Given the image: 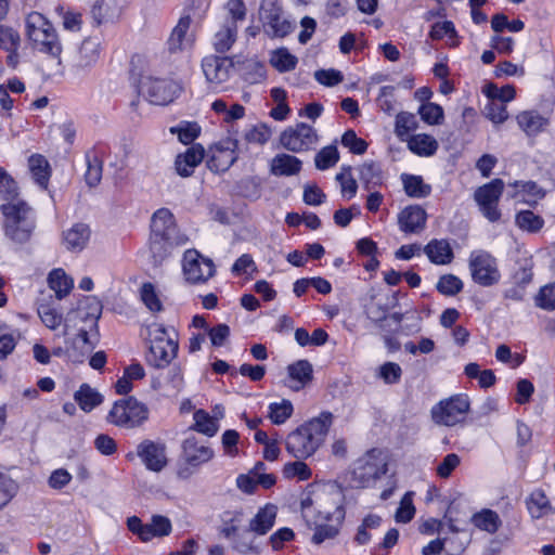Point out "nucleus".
I'll return each mask as SVG.
<instances>
[{
    "instance_id": "f257e3e1",
    "label": "nucleus",
    "mask_w": 555,
    "mask_h": 555,
    "mask_svg": "<svg viewBox=\"0 0 555 555\" xmlns=\"http://www.w3.org/2000/svg\"><path fill=\"white\" fill-rule=\"evenodd\" d=\"M333 421L334 415L328 411L306 421L286 436V451L298 460L311 457L325 442Z\"/></svg>"
},
{
    "instance_id": "f03ea898",
    "label": "nucleus",
    "mask_w": 555,
    "mask_h": 555,
    "mask_svg": "<svg viewBox=\"0 0 555 555\" xmlns=\"http://www.w3.org/2000/svg\"><path fill=\"white\" fill-rule=\"evenodd\" d=\"M25 23L31 48L51 57H60L62 43L52 23L39 12H30Z\"/></svg>"
},
{
    "instance_id": "7ed1b4c3",
    "label": "nucleus",
    "mask_w": 555,
    "mask_h": 555,
    "mask_svg": "<svg viewBox=\"0 0 555 555\" xmlns=\"http://www.w3.org/2000/svg\"><path fill=\"white\" fill-rule=\"evenodd\" d=\"M3 231L5 236L16 244L29 241L35 230V215L25 202L9 203L1 206Z\"/></svg>"
},
{
    "instance_id": "20e7f679",
    "label": "nucleus",
    "mask_w": 555,
    "mask_h": 555,
    "mask_svg": "<svg viewBox=\"0 0 555 555\" xmlns=\"http://www.w3.org/2000/svg\"><path fill=\"white\" fill-rule=\"evenodd\" d=\"M179 349L177 335L171 333L163 324L154 323L150 326V348L146 354V362L156 367L168 366L177 357Z\"/></svg>"
},
{
    "instance_id": "39448f33",
    "label": "nucleus",
    "mask_w": 555,
    "mask_h": 555,
    "mask_svg": "<svg viewBox=\"0 0 555 555\" xmlns=\"http://www.w3.org/2000/svg\"><path fill=\"white\" fill-rule=\"evenodd\" d=\"M387 473V461L380 450L372 449L358 459L351 472V481L356 487L372 486Z\"/></svg>"
},
{
    "instance_id": "423d86ee",
    "label": "nucleus",
    "mask_w": 555,
    "mask_h": 555,
    "mask_svg": "<svg viewBox=\"0 0 555 555\" xmlns=\"http://www.w3.org/2000/svg\"><path fill=\"white\" fill-rule=\"evenodd\" d=\"M468 269L473 282L482 287H491L501 282L502 273L498 259L487 250L475 249L468 257Z\"/></svg>"
},
{
    "instance_id": "0eeeda50",
    "label": "nucleus",
    "mask_w": 555,
    "mask_h": 555,
    "mask_svg": "<svg viewBox=\"0 0 555 555\" xmlns=\"http://www.w3.org/2000/svg\"><path fill=\"white\" fill-rule=\"evenodd\" d=\"M149 410L133 397L116 401L107 415V422L122 428H134L147 420Z\"/></svg>"
},
{
    "instance_id": "6e6552de",
    "label": "nucleus",
    "mask_w": 555,
    "mask_h": 555,
    "mask_svg": "<svg viewBox=\"0 0 555 555\" xmlns=\"http://www.w3.org/2000/svg\"><path fill=\"white\" fill-rule=\"evenodd\" d=\"M469 406L470 402L467 395H454L440 400L431 408V418L437 425L452 427L465 420Z\"/></svg>"
},
{
    "instance_id": "1a4fd4ad",
    "label": "nucleus",
    "mask_w": 555,
    "mask_h": 555,
    "mask_svg": "<svg viewBox=\"0 0 555 555\" xmlns=\"http://www.w3.org/2000/svg\"><path fill=\"white\" fill-rule=\"evenodd\" d=\"M139 92L152 104L167 105L179 96L181 86L171 79L145 76L140 81Z\"/></svg>"
},
{
    "instance_id": "9d476101",
    "label": "nucleus",
    "mask_w": 555,
    "mask_h": 555,
    "mask_svg": "<svg viewBox=\"0 0 555 555\" xmlns=\"http://www.w3.org/2000/svg\"><path fill=\"white\" fill-rule=\"evenodd\" d=\"M319 141L317 130L305 122L287 127L280 134V144L293 153H302L313 149Z\"/></svg>"
},
{
    "instance_id": "9b49d317",
    "label": "nucleus",
    "mask_w": 555,
    "mask_h": 555,
    "mask_svg": "<svg viewBox=\"0 0 555 555\" xmlns=\"http://www.w3.org/2000/svg\"><path fill=\"white\" fill-rule=\"evenodd\" d=\"M182 272L186 282L202 284L215 275L216 269L210 258L202 256L196 249L183 254Z\"/></svg>"
},
{
    "instance_id": "f8f14e48",
    "label": "nucleus",
    "mask_w": 555,
    "mask_h": 555,
    "mask_svg": "<svg viewBox=\"0 0 555 555\" xmlns=\"http://www.w3.org/2000/svg\"><path fill=\"white\" fill-rule=\"evenodd\" d=\"M259 15L264 34L271 38H283L293 29V25L284 16L282 8L272 0L262 2Z\"/></svg>"
},
{
    "instance_id": "ddd939ff",
    "label": "nucleus",
    "mask_w": 555,
    "mask_h": 555,
    "mask_svg": "<svg viewBox=\"0 0 555 555\" xmlns=\"http://www.w3.org/2000/svg\"><path fill=\"white\" fill-rule=\"evenodd\" d=\"M503 189L504 182L501 179H494L475 191L474 198L477 202L482 215L490 222H495L501 218L498 203L502 195Z\"/></svg>"
},
{
    "instance_id": "4468645a",
    "label": "nucleus",
    "mask_w": 555,
    "mask_h": 555,
    "mask_svg": "<svg viewBox=\"0 0 555 555\" xmlns=\"http://www.w3.org/2000/svg\"><path fill=\"white\" fill-rule=\"evenodd\" d=\"M151 235L178 243H188L189 241V237L179 230L175 216L168 208H159L153 214Z\"/></svg>"
},
{
    "instance_id": "2eb2a0df",
    "label": "nucleus",
    "mask_w": 555,
    "mask_h": 555,
    "mask_svg": "<svg viewBox=\"0 0 555 555\" xmlns=\"http://www.w3.org/2000/svg\"><path fill=\"white\" fill-rule=\"evenodd\" d=\"M202 69L210 85L220 86L232 77L234 63L229 57L208 55L202 61Z\"/></svg>"
},
{
    "instance_id": "dca6fc26",
    "label": "nucleus",
    "mask_w": 555,
    "mask_h": 555,
    "mask_svg": "<svg viewBox=\"0 0 555 555\" xmlns=\"http://www.w3.org/2000/svg\"><path fill=\"white\" fill-rule=\"evenodd\" d=\"M137 454L151 472L159 473L168 464L166 446L163 442L143 440L137 447Z\"/></svg>"
},
{
    "instance_id": "f3484780",
    "label": "nucleus",
    "mask_w": 555,
    "mask_h": 555,
    "mask_svg": "<svg viewBox=\"0 0 555 555\" xmlns=\"http://www.w3.org/2000/svg\"><path fill=\"white\" fill-rule=\"evenodd\" d=\"M181 449L183 461L193 468H198L215 457L212 448L194 436L185 438Z\"/></svg>"
},
{
    "instance_id": "a211bd4d",
    "label": "nucleus",
    "mask_w": 555,
    "mask_h": 555,
    "mask_svg": "<svg viewBox=\"0 0 555 555\" xmlns=\"http://www.w3.org/2000/svg\"><path fill=\"white\" fill-rule=\"evenodd\" d=\"M427 214L418 205H411L403 208L398 215V225L401 232L405 234H418L425 227Z\"/></svg>"
},
{
    "instance_id": "6ab92c4d",
    "label": "nucleus",
    "mask_w": 555,
    "mask_h": 555,
    "mask_svg": "<svg viewBox=\"0 0 555 555\" xmlns=\"http://www.w3.org/2000/svg\"><path fill=\"white\" fill-rule=\"evenodd\" d=\"M519 128L529 137H535L550 124V115L535 109L522 111L516 116Z\"/></svg>"
},
{
    "instance_id": "aec40b11",
    "label": "nucleus",
    "mask_w": 555,
    "mask_h": 555,
    "mask_svg": "<svg viewBox=\"0 0 555 555\" xmlns=\"http://www.w3.org/2000/svg\"><path fill=\"white\" fill-rule=\"evenodd\" d=\"M205 151L202 145L195 144L189 147L184 153L179 154L175 160V168L179 176L189 177L194 169L202 163Z\"/></svg>"
},
{
    "instance_id": "412c9836",
    "label": "nucleus",
    "mask_w": 555,
    "mask_h": 555,
    "mask_svg": "<svg viewBox=\"0 0 555 555\" xmlns=\"http://www.w3.org/2000/svg\"><path fill=\"white\" fill-rule=\"evenodd\" d=\"M191 25L190 16H182L176 27L172 29L168 39V49L170 52H179L190 49L193 44V36L189 34Z\"/></svg>"
},
{
    "instance_id": "4be33fe9",
    "label": "nucleus",
    "mask_w": 555,
    "mask_h": 555,
    "mask_svg": "<svg viewBox=\"0 0 555 555\" xmlns=\"http://www.w3.org/2000/svg\"><path fill=\"white\" fill-rule=\"evenodd\" d=\"M423 253L427 256L428 260L437 266H446L453 261L454 254L450 243L444 240L434 238L429 241L424 247Z\"/></svg>"
},
{
    "instance_id": "5701e85b",
    "label": "nucleus",
    "mask_w": 555,
    "mask_h": 555,
    "mask_svg": "<svg viewBox=\"0 0 555 555\" xmlns=\"http://www.w3.org/2000/svg\"><path fill=\"white\" fill-rule=\"evenodd\" d=\"M101 313V301L96 297L87 296L78 302L75 309H73V314L70 315L69 321L74 318H85V323H87L89 327H95Z\"/></svg>"
},
{
    "instance_id": "b1692460",
    "label": "nucleus",
    "mask_w": 555,
    "mask_h": 555,
    "mask_svg": "<svg viewBox=\"0 0 555 555\" xmlns=\"http://www.w3.org/2000/svg\"><path fill=\"white\" fill-rule=\"evenodd\" d=\"M508 186L512 189L509 193L512 198L520 197L529 205H535L545 196V191L533 181H515Z\"/></svg>"
},
{
    "instance_id": "393cba45",
    "label": "nucleus",
    "mask_w": 555,
    "mask_h": 555,
    "mask_svg": "<svg viewBox=\"0 0 555 555\" xmlns=\"http://www.w3.org/2000/svg\"><path fill=\"white\" fill-rule=\"evenodd\" d=\"M302 167L301 160L291 154H276L270 163V172L276 177H289L300 172Z\"/></svg>"
},
{
    "instance_id": "a878e982",
    "label": "nucleus",
    "mask_w": 555,
    "mask_h": 555,
    "mask_svg": "<svg viewBox=\"0 0 555 555\" xmlns=\"http://www.w3.org/2000/svg\"><path fill=\"white\" fill-rule=\"evenodd\" d=\"M408 149L420 157H430L436 154L439 143L430 134L417 133L405 139Z\"/></svg>"
},
{
    "instance_id": "bb28decb",
    "label": "nucleus",
    "mask_w": 555,
    "mask_h": 555,
    "mask_svg": "<svg viewBox=\"0 0 555 555\" xmlns=\"http://www.w3.org/2000/svg\"><path fill=\"white\" fill-rule=\"evenodd\" d=\"M291 384L288 387L295 391L302 389L312 379V365L307 360H298L287 367Z\"/></svg>"
},
{
    "instance_id": "cd10ccee",
    "label": "nucleus",
    "mask_w": 555,
    "mask_h": 555,
    "mask_svg": "<svg viewBox=\"0 0 555 555\" xmlns=\"http://www.w3.org/2000/svg\"><path fill=\"white\" fill-rule=\"evenodd\" d=\"M278 508L273 504H266L259 508L254 518L249 521V530L256 534L263 535L273 527Z\"/></svg>"
},
{
    "instance_id": "c85d7f7f",
    "label": "nucleus",
    "mask_w": 555,
    "mask_h": 555,
    "mask_svg": "<svg viewBox=\"0 0 555 555\" xmlns=\"http://www.w3.org/2000/svg\"><path fill=\"white\" fill-rule=\"evenodd\" d=\"M89 237V227L83 223H77L64 232L63 242L68 250L80 251L86 247Z\"/></svg>"
},
{
    "instance_id": "c756f323",
    "label": "nucleus",
    "mask_w": 555,
    "mask_h": 555,
    "mask_svg": "<svg viewBox=\"0 0 555 555\" xmlns=\"http://www.w3.org/2000/svg\"><path fill=\"white\" fill-rule=\"evenodd\" d=\"M28 167L35 182L41 188L47 189L51 177V167L43 155L34 154L28 158Z\"/></svg>"
},
{
    "instance_id": "7c9ffc66",
    "label": "nucleus",
    "mask_w": 555,
    "mask_h": 555,
    "mask_svg": "<svg viewBox=\"0 0 555 555\" xmlns=\"http://www.w3.org/2000/svg\"><path fill=\"white\" fill-rule=\"evenodd\" d=\"M527 509L533 519H540L554 513V509L544 493L538 489L530 493L526 501Z\"/></svg>"
},
{
    "instance_id": "2f4dec72",
    "label": "nucleus",
    "mask_w": 555,
    "mask_h": 555,
    "mask_svg": "<svg viewBox=\"0 0 555 555\" xmlns=\"http://www.w3.org/2000/svg\"><path fill=\"white\" fill-rule=\"evenodd\" d=\"M237 37V25L234 22H223L220 29L215 34L212 44L217 52L229 51Z\"/></svg>"
},
{
    "instance_id": "473e14b6",
    "label": "nucleus",
    "mask_w": 555,
    "mask_h": 555,
    "mask_svg": "<svg viewBox=\"0 0 555 555\" xmlns=\"http://www.w3.org/2000/svg\"><path fill=\"white\" fill-rule=\"evenodd\" d=\"M101 43L96 38L85 39L79 48L77 65L81 68L94 65L100 59Z\"/></svg>"
},
{
    "instance_id": "72a5a7b5",
    "label": "nucleus",
    "mask_w": 555,
    "mask_h": 555,
    "mask_svg": "<svg viewBox=\"0 0 555 555\" xmlns=\"http://www.w3.org/2000/svg\"><path fill=\"white\" fill-rule=\"evenodd\" d=\"M237 147V142L235 140H224L219 146H217L211 162H218V169L227 170L229 169L237 158L235 150Z\"/></svg>"
},
{
    "instance_id": "f704fd0d",
    "label": "nucleus",
    "mask_w": 555,
    "mask_h": 555,
    "mask_svg": "<svg viewBox=\"0 0 555 555\" xmlns=\"http://www.w3.org/2000/svg\"><path fill=\"white\" fill-rule=\"evenodd\" d=\"M74 399L83 412H91L103 402V396L88 384H82Z\"/></svg>"
},
{
    "instance_id": "c9c22d12",
    "label": "nucleus",
    "mask_w": 555,
    "mask_h": 555,
    "mask_svg": "<svg viewBox=\"0 0 555 555\" xmlns=\"http://www.w3.org/2000/svg\"><path fill=\"white\" fill-rule=\"evenodd\" d=\"M186 243L171 242V240L150 235V251L154 263L160 264L171 255L175 247L183 246Z\"/></svg>"
},
{
    "instance_id": "e433bc0d",
    "label": "nucleus",
    "mask_w": 555,
    "mask_h": 555,
    "mask_svg": "<svg viewBox=\"0 0 555 555\" xmlns=\"http://www.w3.org/2000/svg\"><path fill=\"white\" fill-rule=\"evenodd\" d=\"M335 524H317L314 533L312 535V542L314 544H321L325 540L335 538L339 532V527L341 525L344 518V511L341 508H336L335 513Z\"/></svg>"
},
{
    "instance_id": "4c0bfd02",
    "label": "nucleus",
    "mask_w": 555,
    "mask_h": 555,
    "mask_svg": "<svg viewBox=\"0 0 555 555\" xmlns=\"http://www.w3.org/2000/svg\"><path fill=\"white\" fill-rule=\"evenodd\" d=\"M473 525L488 533H495L502 525L499 514L492 509H482L472 516Z\"/></svg>"
},
{
    "instance_id": "58836bf2",
    "label": "nucleus",
    "mask_w": 555,
    "mask_h": 555,
    "mask_svg": "<svg viewBox=\"0 0 555 555\" xmlns=\"http://www.w3.org/2000/svg\"><path fill=\"white\" fill-rule=\"evenodd\" d=\"M192 429L207 437H214L219 430V418L211 416L205 410H196L193 414Z\"/></svg>"
},
{
    "instance_id": "ea45409f",
    "label": "nucleus",
    "mask_w": 555,
    "mask_h": 555,
    "mask_svg": "<svg viewBox=\"0 0 555 555\" xmlns=\"http://www.w3.org/2000/svg\"><path fill=\"white\" fill-rule=\"evenodd\" d=\"M48 283L59 299L64 298L73 288L74 282L63 269H54L48 276Z\"/></svg>"
},
{
    "instance_id": "a19ab883",
    "label": "nucleus",
    "mask_w": 555,
    "mask_h": 555,
    "mask_svg": "<svg viewBox=\"0 0 555 555\" xmlns=\"http://www.w3.org/2000/svg\"><path fill=\"white\" fill-rule=\"evenodd\" d=\"M401 179L404 191L410 197L424 198L431 192L430 185L426 184L421 176L404 173Z\"/></svg>"
},
{
    "instance_id": "79ce46f5",
    "label": "nucleus",
    "mask_w": 555,
    "mask_h": 555,
    "mask_svg": "<svg viewBox=\"0 0 555 555\" xmlns=\"http://www.w3.org/2000/svg\"><path fill=\"white\" fill-rule=\"evenodd\" d=\"M382 517L377 514L366 515L358 527L354 541L359 545H365L372 540V531L377 530L382 525Z\"/></svg>"
},
{
    "instance_id": "37998d69",
    "label": "nucleus",
    "mask_w": 555,
    "mask_h": 555,
    "mask_svg": "<svg viewBox=\"0 0 555 555\" xmlns=\"http://www.w3.org/2000/svg\"><path fill=\"white\" fill-rule=\"evenodd\" d=\"M294 413V405L293 403L287 400L283 399L280 402H271L268 405V418L271 421L274 425H282L287 422V420L291 418V416Z\"/></svg>"
},
{
    "instance_id": "c03bdc74",
    "label": "nucleus",
    "mask_w": 555,
    "mask_h": 555,
    "mask_svg": "<svg viewBox=\"0 0 555 555\" xmlns=\"http://www.w3.org/2000/svg\"><path fill=\"white\" fill-rule=\"evenodd\" d=\"M359 178L366 190L380 185L383 183L380 166L374 162H365L359 168Z\"/></svg>"
},
{
    "instance_id": "a18cd8bd",
    "label": "nucleus",
    "mask_w": 555,
    "mask_h": 555,
    "mask_svg": "<svg viewBox=\"0 0 555 555\" xmlns=\"http://www.w3.org/2000/svg\"><path fill=\"white\" fill-rule=\"evenodd\" d=\"M170 133L177 134L179 141L185 145L191 144L201 134V127L195 121H180L169 129Z\"/></svg>"
},
{
    "instance_id": "49530a36",
    "label": "nucleus",
    "mask_w": 555,
    "mask_h": 555,
    "mask_svg": "<svg viewBox=\"0 0 555 555\" xmlns=\"http://www.w3.org/2000/svg\"><path fill=\"white\" fill-rule=\"evenodd\" d=\"M270 63L280 73H285L293 70L298 60L286 48H280L271 53Z\"/></svg>"
},
{
    "instance_id": "de8ad7c7",
    "label": "nucleus",
    "mask_w": 555,
    "mask_h": 555,
    "mask_svg": "<svg viewBox=\"0 0 555 555\" xmlns=\"http://www.w3.org/2000/svg\"><path fill=\"white\" fill-rule=\"evenodd\" d=\"M243 520V514L240 511H228L222 514L220 533L227 539H234L238 532Z\"/></svg>"
},
{
    "instance_id": "09e8293b",
    "label": "nucleus",
    "mask_w": 555,
    "mask_h": 555,
    "mask_svg": "<svg viewBox=\"0 0 555 555\" xmlns=\"http://www.w3.org/2000/svg\"><path fill=\"white\" fill-rule=\"evenodd\" d=\"M87 171L85 173L86 182L89 186H96L102 179L103 165L95 152L86 153Z\"/></svg>"
},
{
    "instance_id": "8fccbe9b",
    "label": "nucleus",
    "mask_w": 555,
    "mask_h": 555,
    "mask_svg": "<svg viewBox=\"0 0 555 555\" xmlns=\"http://www.w3.org/2000/svg\"><path fill=\"white\" fill-rule=\"evenodd\" d=\"M515 222L519 229L530 233L539 232L544 225L543 218L531 210L519 211L516 215Z\"/></svg>"
},
{
    "instance_id": "3c124183",
    "label": "nucleus",
    "mask_w": 555,
    "mask_h": 555,
    "mask_svg": "<svg viewBox=\"0 0 555 555\" xmlns=\"http://www.w3.org/2000/svg\"><path fill=\"white\" fill-rule=\"evenodd\" d=\"M429 37L433 40H441L448 38L450 46H457V33L454 24L451 21H443L435 23L429 31Z\"/></svg>"
},
{
    "instance_id": "603ef678",
    "label": "nucleus",
    "mask_w": 555,
    "mask_h": 555,
    "mask_svg": "<svg viewBox=\"0 0 555 555\" xmlns=\"http://www.w3.org/2000/svg\"><path fill=\"white\" fill-rule=\"evenodd\" d=\"M20 486L10 476L0 473V511L7 507L17 495Z\"/></svg>"
},
{
    "instance_id": "864d4df0",
    "label": "nucleus",
    "mask_w": 555,
    "mask_h": 555,
    "mask_svg": "<svg viewBox=\"0 0 555 555\" xmlns=\"http://www.w3.org/2000/svg\"><path fill=\"white\" fill-rule=\"evenodd\" d=\"M336 180L340 185L343 196L347 197L348 199L356 196L358 184L352 177L350 166H343L340 171L336 175Z\"/></svg>"
},
{
    "instance_id": "5fc2aeb1",
    "label": "nucleus",
    "mask_w": 555,
    "mask_h": 555,
    "mask_svg": "<svg viewBox=\"0 0 555 555\" xmlns=\"http://www.w3.org/2000/svg\"><path fill=\"white\" fill-rule=\"evenodd\" d=\"M339 160V153L336 145H327L321 149L314 157V165L319 170H326L334 167Z\"/></svg>"
},
{
    "instance_id": "6e6d98bb",
    "label": "nucleus",
    "mask_w": 555,
    "mask_h": 555,
    "mask_svg": "<svg viewBox=\"0 0 555 555\" xmlns=\"http://www.w3.org/2000/svg\"><path fill=\"white\" fill-rule=\"evenodd\" d=\"M418 127V122L416 120L415 115L408 112H401L396 116L395 122V131L396 134L401 139L405 140L404 137H408L412 131L416 130Z\"/></svg>"
},
{
    "instance_id": "4d7b16f0",
    "label": "nucleus",
    "mask_w": 555,
    "mask_h": 555,
    "mask_svg": "<svg viewBox=\"0 0 555 555\" xmlns=\"http://www.w3.org/2000/svg\"><path fill=\"white\" fill-rule=\"evenodd\" d=\"M73 314V310L68 311L64 321V331L63 335H68L72 331H77V336L79 339H81L85 344L89 343L88 338V331L92 330L93 327H89L87 323H85V318H74L72 321H69L70 315Z\"/></svg>"
},
{
    "instance_id": "13d9d810",
    "label": "nucleus",
    "mask_w": 555,
    "mask_h": 555,
    "mask_svg": "<svg viewBox=\"0 0 555 555\" xmlns=\"http://www.w3.org/2000/svg\"><path fill=\"white\" fill-rule=\"evenodd\" d=\"M146 527L150 529L149 535L150 541L153 538H162L167 537L171 533L172 525L168 517L163 515H154L151 518V522L146 524Z\"/></svg>"
},
{
    "instance_id": "bf43d9fd",
    "label": "nucleus",
    "mask_w": 555,
    "mask_h": 555,
    "mask_svg": "<svg viewBox=\"0 0 555 555\" xmlns=\"http://www.w3.org/2000/svg\"><path fill=\"white\" fill-rule=\"evenodd\" d=\"M422 120L428 125H440L443 121V109L433 102L423 103L418 108Z\"/></svg>"
},
{
    "instance_id": "052dcab7",
    "label": "nucleus",
    "mask_w": 555,
    "mask_h": 555,
    "mask_svg": "<svg viewBox=\"0 0 555 555\" xmlns=\"http://www.w3.org/2000/svg\"><path fill=\"white\" fill-rule=\"evenodd\" d=\"M414 492L408 491L401 499L399 507L395 514L397 522L406 524L411 521L415 515V507L413 504Z\"/></svg>"
},
{
    "instance_id": "680f3d73",
    "label": "nucleus",
    "mask_w": 555,
    "mask_h": 555,
    "mask_svg": "<svg viewBox=\"0 0 555 555\" xmlns=\"http://www.w3.org/2000/svg\"><path fill=\"white\" fill-rule=\"evenodd\" d=\"M436 288L444 296H454L463 289V282L454 274H444L439 278Z\"/></svg>"
},
{
    "instance_id": "e2e57ef3",
    "label": "nucleus",
    "mask_w": 555,
    "mask_h": 555,
    "mask_svg": "<svg viewBox=\"0 0 555 555\" xmlns=\"http://www.w3.org/2000/svg\"><path fill=\"white\" fill-rule=\"evenodd\" d=\"M489 103L485 106V116L495 125H501L508 119L506 105L494 99H489Z\"/></svg>"
},
{
    "instance_id": "0e129e2a",
    "label": "nucleus",
    "mask_w": 555,
    "mask_h": 555,
    "mask_svg": "<svg viewBox=\"0 0 555 555\" xmlns=\"http://www.w3.org/2000/svg\"><path fill=\"white\" fill-rule=\"evenodd\" d=\"M283 475L288 479L297 478L298 480L305 481L312 476V472L305 462L299 460L286 463L283 467Z\"/></svg>"
},
{
    "instance_id": "69168bd1",
    "label": "nucleus",
    "mask_w": 555,
    "mask_h": 555,
    "mask_svg": "<svg viewBox=\"0 0 555 555\" xmlns=\"http://www.w3.org/2000/svg\"><path fill=\"white\" fill-rule=\"evenodd\" d=\"M272 135L271 128L266 124H258L249 128L245 134L244 138L249 143L266 144Z\"/></svg>"
},
{
    "instance_id": "338daca9",
    "label": "nucleus",
    "mask_w": 555,
    "mask_h": 555,
    "mask_svg": "<svg viewBox=\"0 0 555 555\" xmlns=\"http://www.w3.org/2000/svg\"><path fill=\"white\" fill-rule=\"evenodd\" d=\"M38 315L42 323L52 331L59 328L63 322L62 314L49 305H40Z\"/></svg>"
},
{
    "instance_id": "774afa93",
    "label": "nucleus",
    "mask_w": 555,
    "mask_h": 555,
    "mask_svg": "<svg viewBox=\"0 0 555 555\" xmlns=\"http://www.w3.org/2000/svg\"><path fill=\"white\" fill-rule=\"evenodd\" d=\"M535 304L544 310H555V283L545 285L540 289Z\"/></svg>"
}]
</instances>
